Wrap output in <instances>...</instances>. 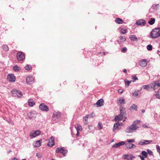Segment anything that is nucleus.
I'll return each instance as SVG.
<instances>
[{
  "instance_id": "nucleus-1",
  "label": "nucleus",
  "mask_w": 160,
  "mask_h": 160,
  "mask_svg": "<svg viewBox=\"0 0 160 160\" xmlns=\"http://www.w3.org/2000/svg\"><path fill=\"white\" fill-rule=\"evenodd\" d=\"M160 36V28L153 29L150 34V37L152 38H155Z\"/></svg>"
},
{
  "instance_id": "nucleus-2",
  "label": "nucleus",
  "mask_w": 160,
  "mask_h": 160,
  "mask_svg": "<svg viewBox=\"0 0 160 160\" xmlns=\"http://www.w3.org/2000/svg\"><path fill=\"white\" fill-rule=\"evenodd\" d=\"M135 142V140L134 139H128L126 141L125 144L126 147L128 148L132 149L135 148L136 147L135 145L132 144L131 142Z\"/></svg>"
},
{
  "instance_id": "nucleus-3",
  "label": "nucleus",
  "mask_w": 160,
  "mask_h": 160,
  "mask_svg": "<svg viewBox=\"0 0 160 160\" xmlns=\"http://www.w3.org/2000/svg\"><path fill=\"white\" fill-rule=\"evenodd\" d=\"M138 128L136 125L133 124L127 128L126 132L129 133L132 132L136 130Z\"/></svg>"
},
{
  "instance_id": "nucleus-4",
  "label": "nucleus",
  "mask_w": 160,
  "mask_h": 160,
  "mask_svg": "<svg viewBox=\"0 0 160 160\" xmlns=\"http://www.w3.org/2000/svg\"><path fill=\"white\" fill-rule=\"evenodd\" d=\"M61 116V113L60 112L57 111H55L52 117V120L54 121H57L58 119Z\"/></svg>"
},
{
  "instance_id": "nucleus-5",
  "label": "nucleus",
  "mask_w": 160,
  "mask_h": 160,
  "mask_svg": "<svg viewBox=\"0 0 160 160\" xmlns=\"http://www.w3.org/2000/svg\"><path fill=\"white\" fill-rule=\"evenodd\" d=\"M11 92L12 96L13 97L18 96L20 97L22 95V92L20 91L15 89H14L11 91Z\"/></svg>"
},
{
  "instance_id": "nucleus-6",
  "label": "nucleus",
  "mask_w": 160,
  "mask_h": 160,
  "mask_svg": "<svg viewBox=\"0 0 160 160\" xmlns=\"http://www.w3.org/2000/svg\"><path fill=\"white\" fill-rule=\"evenodd\" d=\"M150 86L154 90L160 87V84L158 83L156 81H154L150 84Z\"/></svg>"
},
{
  "instance_id": "nucleus-7",
  "label": "nucleus",
  "mask_w": 160,
  "mask_h": 160,
  "mask_svg": "<svg viewBox=\"0 0 160 160\" xmlns=\"http://www.w3.org/2000/svg\"><path fill=\"white\" fill-rule=\"evenodd\" d=\"M25 56L24 53L20 52H18L17 53V58L18 61H21L25 58Z\"/></svg>"
},
{
  "instance_id": "nucleus-8",
  "label": "nucleus",
  "mask_w": 160,
  "mask_h": 160,
  "mask_svg": "<svg viewBox=\"0 0 160 160\" xmlns=\"http://www.w3.org/2000/svg\"><path fill=\"white\" fill-rule=\"evenodd\" d=\"M37 115V113L35 111H32L28 113V116L30 119H34L36 117Z\"/></svg>"
},
{
  "instance_id": "nucleus-9",
  "label": "nucleus",
  "mask_w": 160,
  "mask_h": 160,
  "mask_svg": "<svg viewBox=\"0 0 160 160\" xmlns=\"http://www.w3.org/2000/svg\"><path fill=\"white\" fill-rule=\"evenodd\" d=\"M41 132L39 130L36 131H32L30 134V136L31 138H33L40 135Z\"/></svg>"
},
{
  "instance_id": "nucleus-10",
  "label": "nucleus",
  "mask_w": 160,
  "mask_h": 160,
  "mask_svg": "<svg viewBox=\"0 0 160 160\" xmlns=\"http://www.w3.org/2000/svg\"><path fill=\"white\" fill-rule=\"evenodd\" d=\"M117 103L119 105H122L125 103V101L124 98L121 97L118 98L117 99Z\"/></svg>"
},
{
  "instance_id": "nucleus-11",
  "label": "nucleus",
  "mask_w": 160,
  "mask_h": 160,
  "mask_svg": "<svg viewBox=\"0 0 160 160\" xmlns=\"http://www.w3.org/2000/svg\"><path fill=\"white\" fill-rule=\"evenodd\" d=\"M152 142V140H142L138 142V144L140 145H147L150 143Z\"/></svg>"
},
{
  "instance_id": "nucleus-12",
  "label": "nucleus",
  "mask_w": 160,
  "mask_h": 160,
  "mask_svg": "<svg viewBox=\"0 0 160 160\" xmlns=\"http://www.w3.org/2000/svg\"><path fill=\"white\" fill-rule=\"evenodd\" d=\"M7 78L8 80L11 82H15L16 79V78L15 75L12 74H9L8 75Z\"/></svg>"
},
{
  "instance_id": "nucleus-13",
  "label": "nucleus",
  "mask_w": 160,
  "mask_h": 160,
  "mask_svg": "<svg viewBox=\"0 0 160 160\" xmlns=\"http://www.w3.org/2000/svg\"><path fill=\"white\" fill-rule=\"evenodd\" d=\"M39 108L41 110L43 111H48L49 110L48 107L43 103L40 104Z\"/></svg>"
},
{
  "instance_id": "nucleus-14",
  "label": "nucleus",
  "mask_w": 160,
  "mask_h": 160,
  "mask_svg": "<svg viewBox=\"0 0 160 160\" xmlns=\"http://www.w3.org/2000/svg\"><path fill=\"white\" fill-rule=\"evenodd\" d=\"M67 151L63 149L62 148H58L56 150V152L57 153L60 152L64 155L67 153Z\"/></svg>"
},
{
  "instance_id": "nucleus-15",
  "label": "nucleus",
  "mask_w": 160,
  "mask_h": 160,
  "mask_svg": "<svg viewBox=\"0 0 160 160\" xmlns=\"http://www.w3.org/2000/svg\"><path fill=\"white\" fill-rule=\"evenodd\" d=\"M34 78L31 76H28L26 78V82L27 83L30 84L34 82Z\"/></svg>"
},
{
  "instance_id": "nucleus-16",
  "label": "nucleus",
  "mask_w": 160,
  "mask_h": 160,
  "mask_svg": "<svg viewBox=\"0 0 160 160\" xmlns=\"http://www.w3.org/2000/svg\"><path fill=\"white\" fill-rule=\"evenodd\" d=\"M54 139L53 137H51L49 138L47 145L49 147H52L54 144Z\"/></svg>"
},
{
  "instance_id": "nucleus-17",
  "label": "nucleus",
  "mask_w": 160,
  "mask_h": 160,
  "mask_svg": "<svg viewBox=\"0 0 160 160\" xmlns=\"http://www.w3.org/2000/svg\"><path fill=\"white\" fill-rule=\"evenodd\" d=\"M123 158L127 160H132L135 157L132 154H125L123 156Z\"/></svg>"
},
{
  "instance_id": "nucleus-18",
  "label": "nucleus",
  "mask_w": 160,
  "mask_h": 160,
  "mask_svg": "<svg viewBox=\"0 0 160 160\" xmlns=\"http://www.w3.org/2000/svg\"><path fill=\"white\" fill-rule=\"evenodd\" d=\"M139 65L142 67H145L147 64V61L145 59L141 60L139 62Z\"/></svg>"
},
{
  "instance_id": "nucleus-19",
  "label": "nucleus",
  "mask_w": 160,
  "mask_h": 160,
  "mask_svg": "<svg viewBox=\"0 0 160 160\" xmlns=\"http://www.w3.org/2000/svg\"><path fill=\"white\" fill-rule=\"evenodd\" d=\"M145 21L144 20L142 19L138 20L136 23V25L139 26H143L145 24Z\"/></svg>"
},
{
  "instance_id": "nucleus-20",
  "label": "nucleus",
  "mask_w": 160,
  "mask_h": 160,
  "mask_svg": "<svg viewBox=\"0 0 160 160\" xmlns=\"http://www.w3.org/2000/svg\"><path fill=\"white\" fill-rule=\"evenodd\" d=\"M104 102V100L103 99H101L98 100L96 103L94 105H97L98 107H101L103 105Z\"/></svg>"
},
{
  "instance_id": "nucleus-21",
  "label": "nucleus",
  "mask_w": 160,
  "mask_h": 160,
  "mask_svg": "<svg viewBox=\"0 0 160 160\" xmlns=\"http://www.w3.org/2000/svg\"><path fill=\"white\" fill-rule=\"evenodd\" d=\"M41 140H40L38 141L35 142L33 143V146L34 147H38L41 146Z\"/></svg>"
},
{
  "instance_id": "nucleus-22",
  "label": "nucleus",
  "mask_w": 160,
  "mask_h": 160,
  "mask_svg": "<svg viewBox=\"0 0 160 160\" xmlns=\"http://www.w3.org/2000/svg\"><path fill=\"white\" fill-rule=\"evenodd\" d=\"M125 143L124 142L122 141L120 142H119L115 144L112 146V147L115 148H117L122 145H124Z\"/></svg>"
},
{
  "instance_id": "nucleus-23",
  "label": "nucleus",
  "mask_w": 160,
  "mask_h": 160,
  "mask_svg": "<svg viewBox=\"0 0 160 160\" xmlns=\"http://www.w3.org/2000/svg\"><path fill=\"white\" fill-rule=\"evenodd\" d=\"M119 38L120 40L118 41V42L119 43H121L122 42L125 41L126 40L125 37L124 36H120Z\"/></svg>"
},
{
  "instance_id": "nucleus-24",
  "label": "nucleus",
  "mask_w": 160,
  "mask_h": 160,
  "mask_svg": "<svg viewBox=\"0 0 160 160\" xmlns=\"http://www.w3.org/2000/svg\"><path fill=\"white\" fill-rule=\"evenodd\" d=\"M123 117H122L120 115H116L115 117V120L116 121H120L122 120Z\"/></svg>"
},
{
  "instance_id": "nucleus-25",
  "label": "nucleus",
  "mask_w": 160,
  "mask_h": 160,
  "mask_svg": "<svg viewBox=\"0 0 160 160\" xmlns=\"http://www.w3.org/2000/svg\"><path fill=\"white\" fill-rule=\"evenodd\" d=\"M115 22L119 24H122L123 22V20L119 18H117L115 19Z\"/></svg>"
},
{
  "instance_id": "nucleus-26",
  "label": "nucleus",
  "mask_w": 160,
  "mask_h": 160,
  "mask_svg": "<svg viewBox=\"0 0 160 160\" xmlns=\"http://www.w3.org/2000/svg\"><path fill=\"white\" fill-rule=\"evenodd\" d=\"M89 117V115H87L83 118V122L84 124H87L88 123V118Z\"/></svg>"
},
{
  "instance_id": "nucleus-27",
  "label": "nucleus",
  "mask_w": 160,
  "mask_h": 160,
  "mask_svg": "<svg viewBox=\"0 0 160 160\" xmlns=\"http://www.w3.org/2000/svg\"><path fill=\"white\" fill-rule=\"evenodd\" d=\"M28 102V105L31 107L33 106L35 104L34 102L31 99H29Z\"/></svg>"
},
{
  "instance_id": "nucleus-28",
  "label": "nucleus",
  "mask_w": 160,
  "mask_h": 160,
  "mask_svg": "<svg viewBox=\"0 0 160 160\" xmlns=\"http://www.w3.org/2000/svg\"><path fill=\"white\" fill-rule=\"evenodd\" d=\"M119 125V124L118 123H116L114 124L113 131H115L116 130L118 129V126Z\"/></svg>"
},
{
  "instance_id": "nucleus-29",
  "label": "nucleus",
  "mask_w": 160,
  "mask_h": 160,
  "mask_svg": "<svg viewBox=\"0 0 160 160\" xmlns=\"http://www.w3.org/2000/svg\"><path fill=\"white\" fill-rule=\"evenodd\" d=\"M13 70L16 72L19 71L21 69V68L17 65H15L13 68Z\"/></svg>"
},
{
  "instance_id": "nucleus-30",
  "label": "nucleus",
  "mask_w": 160,
  "mask_h": 160,
  "mask_svg": "<svg viewBox=\"0 0 160 160\" xmlns=\"http://www.w3.org/2000/svg\"><path fill=\"white\" fill-rule=\"evenodd\" d=\"M75 128L77 131H82V126L79 124H77V126H75Z\"/></svg>"
},
{
  "instance_id": "nucleus-31",
  "label": "nucleus",
  "mask_w": 160,
  "mask_h": 160,
  "mask_svg": "<svg viewBox=\"0 0 160 160\" xmlns=\"http://www.w3.org/2000/svg\"><path fill=\"white\" fill-rule=\"evenodd\" d=\"M155 22V19L154 18H152L148 22V23L151 25L153 24Z\"/></svg>"
},
{
  "instance_id": "nucleus-32",
  "label": "nucleus",
  "mask_w": 160,
  "mask_h": 160,
  "mask_svg": "<svg viewBox=\"0 0 160 160\" xmlns=\"http://www.w3.org/2000/svg\"><path fill=\"white\" fill-rule=\"evenodd\" d=\"M130 38L131 40L135 41L137 39V37L135 35H132L130 36Z\"/></svg>"
},
{
  "instance_id": "nucleus-33",
  "label": "nucleus",
  "mask_w": 160,
  "mask_h": 160,
  "mask_svg": "<svg viewBox=\"0 0 160 160\" xmlns=\"http://www.w3.org/2000/svg\"><path fill=\"white\" fill-rule=\"evenodd\" d=\"M130 108L134 110L135 111L137 110V106L135 104H133V105L131 106Z\"/></svg>"
},
{
  "instance_id": "nucleus-34",
  "label": "nucleus",
  "mask_w": 160,
  "mask_h": 160,
  "mask_svg": "<svg viewBox=\"0 0 160 160\" xmlns=\"http://www.w3.org/2000/svg\"><path fill=\"white\" fill-rule=\"evenodd\" d=\"M3 49L5 51H7L9 50V48L6 45H4L2 46Z\"/></svg>"
},
{
  "instance_id": "nucleus-35",
  "label": "nucleus",
  "mask_w": 160,
  "mask_h": 160,
  "mask_svg": "<svg viewBox=\"0 0 160 160\" xmlns=\"http://www.w3.org/2000/svg\"><path fill=\"white\" fill-rule=\"evenodd\" d=\"M25 68L27 70H29L32 68V66L31 65H27L25 67Z\"/></svg>"
},
{
  "instance_id": "nucleus-36",
  "label": "nucleus",
  "mask_w": 160,
  "mask_h": 160,
  "mask_svg": "<svg viewBox=\"0 0 160 160\" xmlns=\"http://www.w3.org/2000/svg\"><path fill=\"white\" fill-rule=\"evenodd\" d=\"M141 154L142 156H144V158H146L147 157L148 154L145 151H143L141 153Z\"/></svg>"
},
{
  "instance_id": "nucleus-37",
  "label": "nucleus",
  "mask_w": 160,
  "mask_h": 160,
  "mask_svg": "<svg viewBox=\"0 0 160 160\" xmlns=\"http://www.w3.org/2000/svg\"><path fill=\"white\" fill-rule=\"evenodd\" d=\"M125 84L126 85H127L128 86L130 84L131 82V81H129L127 79L125 80Z\"/></svg>"
},
{
  "instance_id": "nucleus-38",
  "label": "nucleus",
  "mask_w": 160,
  "mask_h": 160,
  "mask_svg": "<svg viewBox=\"0 0 160 160\" xmlns=\"http://www.w3.org/2000/svg\"><path fill=\"white\" fill-rule=\"evenodd\" d=\"M149 85H145L142 86V87L143 88L147 90H148L149 88Z\"/></svg>"
},
{
  "instance_id": "nucleus-39",
  "label": "nucleus",
  "mask_w": 160,
  "mask_h": 160,
  "mask_svg": "<svg viewBox=\"0 0 160 160\" xmlns=\"http://www.w3.org/2000/svg\"><path fill=\"white\" fill-rule=\"evenodd\" d=\"M120 113L121 114H122V113H126L125 110L124 108H121L120 109Z\"/></svg>"
},
{
  "instance_id": "nucleus-40",
  "label": "nucleus",
  "mask_w": 160,
  "mask_h": 160,
  "mask_svg": "<svg viewBox=\"0 0 160 160\" xmlns=\"http://www.w3.org/2000/svg\"><path fill=\"white\" fill-rule=\"evenodd\" d=\"M147 49L149 51L151 50L152 49V46L151 45H148L147 47Z\"/></svg>"
},
{
  "instance_id": "nucleus-41",
  "label": "nucleus",
  "mask_w": 160,
  "mask_h": 160,
  "mask_svg": "<svg viewBox=\"0 0 160 160\" xmlns=\"http://www.w3.org/2000/svg\"><path fill=\"white\" fill-rule=\"evenodd\" d=\"M98 129L99 130H101L102 129V125L101 123L99 122L98 125Z\"/></svg>"
},
{
  "instance_id": "nucleus-42",
  "label": "nucleus",
  "mask_w": 160,
  "mask_h": 160,
  "mask_svg": "<svg viewBox=\"0 0 160 160\" xmlns=\"http://www.w3.org/2000/svg\"><path fill=\"white\" fill-rule=\"evenodd\" d=\"M132 79L134 81L138 80V78L136 76H132Z\"/></svg>"
},
{
  "instance_id": "nucleus-43",
  "label": "nucleus",
  "mask_w": 160,
  "mask_h": 160,
  "mask_svg": "<svg viewBox=\"0 0 160 160\" xmlns=\"http://www.w3.org/2000/svg\"><path fill=\"white\" fill-rule=\"evenodd\" d=\"M147 152H148V153L150 155H152L153 154V152H152V151L151 150L149 149H148Z\"/></svg>"
},
{
  "instance_id": "nucleus-44",
  "label": "nucleus",
  "mask_w": 160,
  "mask_h": 160,
  "mask_svg": "<svg viewBox=\"0 0 160 160\" xmlns=\"http://www.w3.org/2000/svg\"><path fill=\"white\" fill-rule=\"evenodd\" d=\"M120 115L123 118H125V119H126L127 118L126 117V113H122V114H121V113H120Z\"/></svg>"
},
{
  "instance_id": "nucleus-45",
  "label": "nucleus",
  "mask_w": 160,
  "mask_h": 160,
  "mask_svg": "<svg viewBox=\"0 0 160 160\" xmlns=\"http://www.w3.org/2000/svg\"><path fill=\"white\" fill-rule=\"evenodd\" d=\"M120 115L123 118H125V119H126L127 118L126 117V113H122V114H121V113H120Z\"/></svg>"
},
{
  "instance_id": "nucleus-46",
  "label": "nucleus",
  "mask_w": 160,
  "mask_h": 160,
  "mask_svg": "<svg viewBox=\"0 0 160 160\" xmlns=\"http://www.w3.org/2000/svg\"><path fill=\"white\" fill-rule=\"evenodd\" d=\"M36 156L38 158H40L42 157V154L41 153L38 152V153H37L36 154Z\"/></svg>"
},
{
  "instance_id": "nucleus-47",
  "label": "nucleus",
  "mask_w": 160,
  "mask_h": 160,
  "mask_svg": "<svg viewBox=\"0 0 160 160\" xmlns=\"http://www.w3.org/2000/svg\"><path fill=\"white\" fill-rule=\"evenodd\" d=\"M127 50V48H123L121 50L122 52H125Z\"/></svg>"
},
{
  "instance_id": "nucleus-48",
  "label": "nucleus",
  "mask_w": 160,
  "mask_h": 160,
  "mask_svg": "<svg viewBox=\"0 0 160 160\" xmlns=\"http://www.w3.org/2000/svg\"><path fill=\"white\" fill-rule=\"evenodd\" d=\"M133 95L134 96H137L138 95V92H135L133 93Z\"/></svg>"
},
{
  "instance_id": "nucleus-49",
  "label": "nucleus",
  "mask_w": 160,
  "mask_h": 160,
  "mask_svg": "<svg viewBox=\"0 0 160 160\" xmlns=\"http://www.w3.org/2000/svg\"><path fill=\"white\" fill-rule=\"evenodd\" d=\"M140 121L139 120H137V121H134L133 123L135 125V124L139 123H140Z\"/></svg>"
},
{
  "instance_id": "nucleus-50",
  "label": "nucleus",
  "mask_w": 160,
  "mask_h": 160,
  "mask_svg": "<svg viewBox=\"0 0 160 160\" xmlns=\"http://www.w3.org/2000/svg\"><path fill=\"white\" fill-rule=\"evenodd\" d=\"M155 96L157 98H160V94L157 93L155 94Z\"/></svg>"
},
{
  "instance_id": "nucleus-51",
  "label": "nucleus",
  "mask_w": 160,
  "mask_h": 160,
  "mask_svg": "<svg viewBox=\"0 0 160 160\" xmlns=\"http://www.w3.org/2000/svg\"><path fill=\"white\" fill-rule=\"evenodd\" d=\"M118 92L119 93L121 94L123 92V91L122 89H120L118 90Z\"/></svg>"
},
{
  "instance_id": "nucleus-52",
  "label": "nucleus",
  "mask_w": 160,
  "mask_h": 160,
  "mask_svg": "<svg viewBox=\"0 0 160 160\" xmlns=\"http://www.w3.org/2000/svg\"><path fill=\"white\" fill-rule=\"evenodd\" d=\"M121 33L123 34H125L126 33V31L125 30H123L122 31Z\"/></svg>"
},
{
  "instance_id": "nucleus-53",
  "label": "nucleus",
  "mask_w": 160,
  "mask_h": 160,
  "mask_svg": "<svg viewBox=\"0 0 160 160\" xmlns=\"http://www.w3.org/2000/svg\"><path fill=\"white\" fill-rule=\"evenodd\" d=\"M79 131H77V133L76 134V136L78 137L79 136Z\"/></svg>"
},
{
  "instance_id": "nucleus-54",
  "label": "nucleus",
  "mask_w": 160,
  "mask_h": 160,
  "mask_svg": "<svg viewBox=\"0 0 160 160\" xmlns=\"http://www.w3.org/2000/svg\"><path fill=\"white\" fill-rule=\"evenodd\" d=\"M140 158L142 160H144V157L141 156H140Z\"/></svg>"
},
{
  "instance_id": "nucleus-55",
  "label": "nucleus",
  "mask_w": 160,
  "mask_h": 160,
  "mask_svg": "<svg viewBox=\"0 0 160 160\" xmlns=\"http://www.w3.org/2000/svg\"><path fill=\"white\" fill-rule=\"evenodd\" d=\"M123 72L125 73H126L127 72V70L126 69H124L123 70Z\"/></svg>"
},
{
  "instance_id": "nucleus-56",
  "label": "nucleus",
  "mask_w": 160,
  "mask_h": 160,
  "mask_svg": "<svg viewBox=\"0 0 160 160\" xmlns=\"http://www.w3.org/2000/svg\"><path fill=\"white\" fill-rule=\"evenodd\" d=\"M12 160H18L16 158H14L12 159Z\"/></svg>"
},
{
  "instance_id": "nucleus-57",
  "label": "nucleus",
  "mask_w": 160,
  "mask_h": 160,
  "mask_svg": "<svg viewBox=\"0 0 160 160\" xmlns=\"http://www.w3.org/2000/svg\"><path fill=\"white\" fill-rule=\"evenodd\" d=\"M145 112V110H144V109H143L142 110V112H143V113H144Z\"/></svg>"
},
{
  "instance_id": "nucleus-58",
  "label": "nucleus",
  "mask_w": 160,
  "mask_h": 160,
  "mask_svg": "<svg viewBox=\"0 0 160 160\" xmlns=\"http://www.w3.org/2000/svg\"><path fill=\"white\" fill-rule=\"evenodd\" d=\"M103 55H106V53L105 52H103Z\"/></svg>"
},
{
  "instance_id": "nucleus-59",
  "label": "nucleus",
  "mask_w": 160,
  "mask_h": 160,
  "mask_svg": "<svg viewBox=\"0 0 160 160\" xmlns=\"http://www.w3.org/2000/svg\"><path fill=\"white\" fill-rule=\"evenodd\" d=\"M22 160H26V159H22Z\"/></svg>"
},
{
  "instance_id": "nucleus-60",
  "label": "nucleus",
  "mask_w": 160,
  "mask_h": 160,
  "mask_svg": "<svg viewBox=\"0 0 160 160\" xmlns=\"http://www.w3.org/2000/svg\"><path fill=\"white\" fill-rule=\"evenodd\" d=\"M52 160H54V159H52Z\"/></svg>"
},
{
  "instance_id": "nucleus-61",
  "label": "nucleus",
  "mask_w": 160,
  "mask_h": 160,
  "mask_svg": "<svg viewBox=\"0 0 160 160\" xmlns=\"http://www.w3.org/2000/svg\"><path fill=\"white\" fill-rule=\"evenodd\" d=\"M91 117H93V116H92Z\"/></svg>"
},
{
  "instance_id": "nucleus-62",
  "label": "nucleus",
  "mask_w": 160,
  "mask_h": 160,
  "mask_svg": "<svg viewBox=\"0 0 160 160\" xmlns=\"http://www.w3.org/2000/svg\"><path fill=\"white\" fill-rule=\"evenodd\" d=\"M159 56H160V54H159Z\"/></svg>"
}]
</instances>
